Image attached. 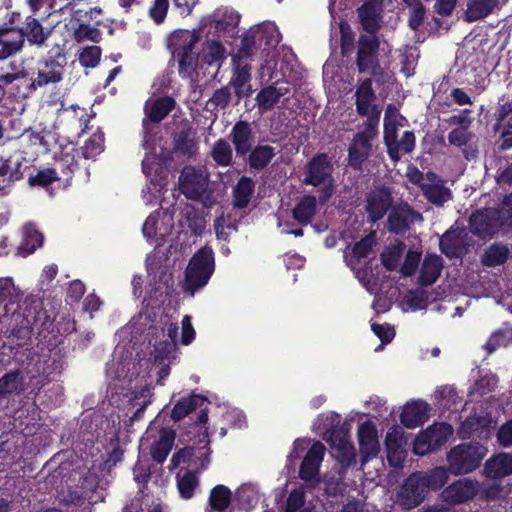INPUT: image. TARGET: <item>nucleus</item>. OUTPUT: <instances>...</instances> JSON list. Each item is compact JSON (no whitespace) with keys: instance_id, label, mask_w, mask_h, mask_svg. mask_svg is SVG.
Returning <instances> with one entry per match:
<instances>
[{"instance_id":"nucleus-12","label":"nucleus","mask_w":512,"mask_h":512,"mask_svg":"<svg viewBox=\"0 0 512 512\" xmlns=\"http://www.w3.org/2000/svg\"><path fill=\"white\" fill-rule=\"evenodd\" d=\"M326 448L320 441L314 442L306 452L300 468L299 478L306 483L308 487L314 488L321 482L320 466L325 456Z\"/></svg>"},{"instance_id":"nucleus-19","label":"nucleus","mask_w":512,"mask_h":512,"mask_svg":"<svg viewBox=\"0 0 512 512\" xmlns=\"http://www.w3.org/2000/svg\"><path fill=\"white\" fill-rule=\"evenodd\" d=\"M319 429L323 430V439L330 446L350 442L348 440V428L341 424V416L336 412H329L318 416Z\"/></svg>"},{"instance_id":"nucleus-36","label":"nucleus","mask_w":512,"mask_h":512,"mask_svg":"<svg viewBox=\"0 0 512 512\" xmlns=\"http://www.w3.org/2000/svg\"><path fill=\"white\" fill-rule=\"evenodd\" d=\"M174 441L175 432L170 429H162L158 440H156L151 446L150 454L152 459L158 464L164 463L172 450Z\"/></svg>"},{"instance_id":"nucleus-6","label":"nucleus","mask_w":512,"mask_h":512,"mask_svg":"<svg viewBox=\"0 0 512 512\" xmlns=\"http://www.w3.org/2000/svg\"><path fill=\"white\" fill-rule=\"evenodd\" d=\"M485 448L479 444H459L447 455L449 471L454 475L467 474L479 467Z\"/></svg>"},{"instance_id":"nucleus-58","label":"nucleus","mask_w":512,"mask_h":512,"mask_svg":"<svg viewBox=\"0 0 512 512\" xmlns=\"http://www.w3.org/2000/svg\"><path fill=\"white\" fill-rule=\"evenodd\" d=\"M337 450V460L345 467H351L356 464L355 448L351 442L333 445Z\"/></svg>"},{"instance_id":"nucleus-29","label":"nucleus","mask_w":512,"mask_h":512,"mask_svg":"<svg viewBox=\"0 0 512 512\" xmlns=\"http://www.w3.org/2000/svg\"><path fill=\"white\" fill-rule=\"evenodd\" d=\"M398 118L404 119V117L399 114L398 109L395 105L389 104L385 111L384 116V131H383V141L387 148L388 156H392V153L396 154V151L392 147L395 145V138L398 137Z\"/></svg>"},{"instance_id":"nucleus-39","label":"nucleus","mask_w":512,"mask_h":512,"mask_svg":"<svg viewBox=\"0 0 512 512\" xmlns=\"http://www.w3.org/2000/svg\"><path fill=\"white\" fill-rule=\"evenodd\" d=\"M510 255V250L507 245L499 242L489 245L481 255V264L484 267L492 268L504 265Z\"/></svg>"},{"instance_id":"nucleus-4","label":"nucleus","mask_w":512,"mask_h":512,"mask_svg":"<svg viewBox=\"0 0 512 512\" xmlns=\"http://www.w3.org/2000/svg\"><path fill=\"white\" fill-rule=\"evenodd\" d=\"M356 112L360 117L366 120L362 126L369 128H379L382 108L376 103L377 95L373 88L372 78L360 80L354 93Z\"/></svg>"},{"instance_id":"nucleus-43","label":"nucleus","mask_w":512,"mask_h":512,"mask_svg":"<svg viewBox=\"0 0 512 512\" xmlns=\"http://www.w3.org/2000/svg\"><path fill=\"white\" fill-rule=\"evenodd\" d=\"M77 156H79V151L75 148H72L70 152L61 151L59 155L55 156L56 169L62 173L66 181L72 179L74 172L79 167Z\"/></svg>"},{"instance_id":"nucleus-50","label":"nucleus","mask_w":512,"mask_h":512,"mask_svg":"<svg viewBox=\"0 0 512 512\" xmlns=\"http://www.w3.org/2000/svg\"><path fill=\"white\" fill-rule=\"evenodd\" d=\"M427 492L441 489L448 481V471L444 467H435L429 473L422 474Z\"/></svg>"},{"instance_id":"nucleus-5","label":"nucleus","mask_w":512,"mask_h":512,"mask_svg":"<svg viewBox=\"0 0 512 512\" xmlns=\"http://www.w3.org/2000/svg\"><path fill=\"white\" fill-rule=\"evenodd\" d=\"M208 422L207 409H202L199 412L195 422L189 425L185 431L180 432L179 441L181 443H190L197 445L196 456L200 461V469H207L210 463L211 449L209 447L210 438L208 429L205 426Z\"/></svg>"},{"instance_id":"nucleus-62","label":"nucleus","mask_w":512,"mask_h":512,"mask_svg":"<svg viewBox=\"0 0 512 512\" xmlns=\"http://www.w3.org/2000/svg\"><path fill=\"white\" fill-rule=\"evenodd\" d=\"M340 50L343 57L348 56L354 47V32L348 23L342 22L340 24Z\"/></svg>"},{"instance_id":"nucleus-41","label":"nucleus","mask_w":512,"mask_h":512,"mask_svg":"<svg viewBox=\"0 0 512 512\" xmlns=\"http://www.w3.org/2000/svg\"><path fill=\"white\" fill-rule=\"evenodd\" d=\"M499 0H468L465 20L469 23L478 21L489 16Z\"/></svg>"},{"instance_id":"nucleus-54","label":"nucleus","mask_w":512,"mask_h":512,"mask_svg":"<svg viewBox=\"0 0 512 512\" xmlns=\"http://www.w3.org/2000/svg\"><path fill=\"white\" fill-rule=\"evenodd\" d=\"M416 145V139L415 134L413 131H405L401 137V140L398 141L397 138H395V145H392L391 148H393L396 151L395 153H392V156H389L391 161L394 163L398 162L400 160V150L404 153H411L415 149Z\"/></svg>"},{"instance_id":"nucleus-55","label":"nucleus","mask_w":512,"mask_h":512,"mask_svg":"<svg viewBox=\"0 0 512 512\" xmlns=\"http://www.w3.org/2000/svg\"><path fill=\"white\" fill-rule=\"evenodd\" d=\"M410 8V16L408 20L409 27L412 30H418L424 22L426 9L421 0H403Z\"/></svg>"},{"instance_id":"nucleus-48","label":"nucleus","mask_w":512,"mask_h":512,"mask_svg":"<svg viewBox=\"0 0 512 512\" xmlns=\"http://www.w3.org/2000/svg\"><path fill=\"white\" fill-rule=\"evenodd\" d=\"M258 52L246 34L241 39V45L232 56V65L251 67L253 56Z\"/></svg>"},{"instance_id":"nucleus-38","label":"nucleus","mask_w":512,"mask_h":512,"mask_svg":"<svg viewBox=\"0 0 512 512\" xmlns=\"http://www.w3.org/2000/svg\"><path fill=\"white\" fill-rule=\"evenodd\" d=\"M255 182L251 177L241 176L233 188V206L237 209L246 208L253 196Z\"/></svg>"},{"instance_id":"nucleus-44","label":"nucleus","mask_w":512,"mask_h":512,"mask_svg":"<svg viewBox=\"0 0 512 512\" xmlns=\"http://www.w3.org/2000/svg\"><path fill=\"white\" fill-rule=\"evenodd\" d=\"M421 191L431 204L441 207L452 199V192L442 184H422Z\"/></svg>"},{"instance_id":"nucleus-34","label":"nucleus","mask_w":512,"mask_h":512,"mask_svg":"<svg viewBox=\"0 0 512 512\" xmlns=\"http://www.w3.org/2000/svg\"><path fill=\"white\" fill-rule=\"evenodd\" d=\"M317 199L314 195L303 196L292 209V217L301 225H308L317 212Z\"/></svg>"},{"instance_id":"nucleus-17","label":"nucleus","mask_w":512,"mask_h":512,"mask_svg":"<svg viewBox=\"0 0 512 512\" xmlns=\"http://www.w3.org/2000/svg\"><path fill=\"white\" fill-rule=\"evenodd\" d=\"M208 187V177L195 167L186 166L179 177V188L182 194L190 200H200Z\"/></svg>"},{"instance_id":"nucleus-46","label":"nucleus","mask_w":512,"mask_h":512,"mask_svg":"<svg viewBox=\"0 0 512 512\" xmlns=\"http://www.w3.org/2000/svg\"><path fill=\"white\" fill-rule=\"evenodd\" d=\"M104 133L97 129L78 149L79 154L86 160H95L104 151Z\"/></svg>"},{"instance_id":"nucleus-10","label":"nucleus","mask_w":512,"mask_h":512,"mask_svg":"<svg viewBox=\"0 0 512 512\" xmlns=\"http://www.w3.org/2000/svg\"><path fill=\"white\" fill-rule=\"evenodd\" d=\"M348 147V163L354 170H361L372 150V141L378 136L379 128L362 126Z\"/></svg>"},{"instance_id":"nucleus-61","label":"nucleus","mask_w":512,"mask_h":512,"mask_svg":"<svg viewBox=\"0 0 512 512\" xmlns=\"http://www.w3.org/2000/svg\"><path fill=\"white\" fill-rule=\"evenodd\" d=\"M197 445L185 446L176 451L170 460V469L177 468L180 464H190L196 456Z\"/></svg>"},{"instance_id":"nucleus-53","label":"nucleus","mask_w":512,"mask_h":512,"mask_svg":"<svg viewBox=\"0 0 512 512\" xmlns=\"http://www.w3.org/2000/svg\"><path fill=\"white\" fill-rule=\"evenodd\" d=\"M73 38L78 43L86 40L99 43L102 40V33L97 26L79 23L74 29Z\"/></svg>"},{"instance_id":"nucleus-14","label":"nucleus","mask_w":512,"mask_h":512,"mask_svg":"<svg viewBox=\"0 0 512 512\" xmlns=\"http://www.w3.org/2000/svg\"><path fill=\"white\" fill-rule=\"evenodd\" d=\"M427 494V489L422 480V473L416 472L409 475L397 492V503L406 510L420 505Z\"/></svg>"},{"instance_id":"nucleus-40","label":"nucleus","mask_w":512,"mask_h":512,"mask_svg":"<svg viewBox=\"0 0 512 512\" xmlns=\"http://www.w3.org/2000/svg\"><path fill=\"white\" fill-rule=\"evenodd\" d=\"M176 486L180 497L184 500H190L200 486V478L196 471L187 469L183 474L178 473L176 475Z\"/></svg>"},{"instance_id":"nucleus-42","label":"nucleus","mask_w":512,"mask_h":512,"mask_svg":"<svg viewBox=\"0 0 512 512\" xmlns=\"http://www.w3.org/2000/svg\"><path fill=\"white\" fill-rule=\"evenodd\" d=\"M17 26L0 27V61L17 54L22 49L15 48L19 42V33L14 32Z\"/></svg>"},{"instance_id":"nucleus-3","label":"nucleus","mask_w":512,"mask_h":512,"mask_svg":"<svg viewBox=\"0 0 512 512\" xmlns=\"http://www.w3.org/2000/svg\"><path fill=\"white\" fill-rule=\"evenodd\" d=\"M215 270L214 252L209 246L200 248L190 259L185 271L183 289L193 295L203 288Z\"/></svg>"},{"instance_id":"nucleus-16","label":"nucleus","mask_w":512,"mask_h":512,"mask_svg":"<svg viewBox=\"0 0 512 512\" xmlns=\"http://www.w3.org/2000/svg\"><path fill=\"white\" fill-rule=\"evenodd\" d=\"M478 482L469 478L453 481L440 493L443 503L456 506L472 500L478 493Z\"/></svg>"},{"instance_id":"nucleus-18","label":"nucleus","mask_w":512,"mask_h":512,"mask_svg":"<svg viewBox=\"0 0 512 512\" xmlns=\"http://www.w3.org/2000/svg\"><path fill=\"white\" fill-rule=\"evenodd\" d=\"M380 41L376 35H360L357 41L355 64L359 74H365L376 64L379 54Z\"/></svg>"},{"instance_id":"nucleus-47","label":"nucleus","mask_w":512,"mask_h":512,"mask_svg":"<svg viewBox=\"0 0 512 512\" xmlns=\"http://www.w3.org/2000/svg\"><path fill=\"white\" fill-rule=\"evenodd\" d=\"M210 156L216 165L227 167L232 163L233 151L230 144L225 139L219 138L214 142Z\"/></svg>"},{"instance_id":"nucleus-35","label":"nucleus","mask_w":512,"mask_h":512,"mask_svg":"<svg viewBox=\"0 0 512 512\" xmlns=\"http://www.w3.org/2000/svg\"><path fill=\"white\" fill-rule=\"evenodd\" d=\"M245 34L250 38L256 50L262 53L266 52L268 54L278 44L273 30L268 27L258 26L255 29H250Z\"/></svg>"},{"instance_id":"nucleus-32","label":"nucleus","mask_w":512,"mask_h":512,"mask_svg":"<svg viewBox=\"0 0 512 512\" xmlns=\"http://www.w3.org/2000/svg\"><path fill=\"white\" fill-rule=\"evenodd\" d=\"M460 229L447 230L439 240V249L448 259L459 258L463 252Z\"/></svg>"},{"instance_id":"nucleus-9","label":"nucleus","mask_w":512,"mask_h":512,"mask_svg":"<svg viewBox=\"0 0 512 512\" xmlns=\"http://www.w3.org/2000/svg\"><path fill=\"white\" fill-rule=\"evenodd\" d=\"M31 168L25 157H0V196L7 194L16 182L24 179Z\"/></svg>"},{"instance_id":"nucleus-15","label":"nucleus","mask_w":512,"mask_h":512,"mask_svg":"<svg viewBox=\"0 0 512 512\" xmlns=\"http://www.w3.org/2000/svg\"><path fill=\"white\" fill-rule=\"evenodd\" d=\"M415 221H423L421 213L406 201L394 205L387 218V229L395 235H402L411 229Z\"/></svg>"},{"instance_id":"nucleus-24","label":"nucleus","mask_w":512,"mask_h":512,"mask_svg":"<svg viewBox=\"0 0 512 512\" xmlns=\"http://www.w3.org/2000/svg\"><path fill=\"white\" fill-rule=\"evenodd\" d=\"M429 404L424 400H413L403 407L400 421L404 427L413 429L423 425L428 419Z\"/></svg>"},{"instance_id":"nucleus-7","label":"nucleus","mask_w":512,"mask_h":512,"mask_svg":"<svg viewBox=\"0 0 512 512\" xmlns=\"http://www.w3.org/2000/svg\"><path fill=\"white\" fill-rule=\"evenodd\" d=\"M66 56L58 50L54 55H48L38 61V69L35 77H31L30 88L45 87L49 84H57L62 81Z\"/></svg>"},{"instance_id":"nucleus-26","label":"nucleus","mask_w":512,"mask_h":512,"mask_svg":"<svg viewBox=\"0 0 512 512\" xmlns=\"http://www.w3.org/2000/svg\"><path fill=\"white\" fill-rule=\"evenodd\" d=\"M275 148L270 145L257 144L243 157L251 173H258L271 163L275 157Z\"/></svg>"},{"instance_id":"nucleus-28","label":"nucleus","mask_w":512,"mask_h":512,"mask_svg":"<svg viewBox=\"0 0 512 512\" xmlns=\"http://www.w3.org/2000/svg\"><path fill=\"white\" fill-rule=\"evenodd\" d=\"M443 269V259L434 253H427L422 262L418 284L427 287L434 284L441 275Z\"/></svg>"},{"instance_id":"nucleus-27","label":"nucleus","mask_w":512,"mask_h":512,"mask_svg":"<svg viewBox=\"0 0 512 512\" xmlns=\"http://www.w3.org/2000/svg\"><path fill=\"white\" fill-rule=\"evenodd\" d=\"M487 478L500 479L512 474V454L501 452L491 456L484 465Z\"/></svg>"},{"instance_id":"nucleus-1","label":"nucleus","mask_w":512,"mask_h":512,"mask_svg":"<svg viewBox=\"0 0 512 512\" xmlns=\"http://www.w3.org/2000/svg\"><path fill=\"white\" fill-rule=\"evenodd\" d=\"M199 35L196 32L180 30L174 32L168 44L172 58L178 64L179 76L193 79L197 75L200 52L197 48Z\"/></svg>"},{"instance_id":"nucleus-60","label":"nucleus","mask_w":512,"mask_h":512,"mask_svg":"<svg viewBox=\"0 0 512 512\" xmlns=\"http://www.w3.org/2000/svg\"><path fill=\"white\" fill-rule=\"evenodd\" d=\"M169 6V0H154L148 9V16L156 25H160L166 20Z\"/></svg>"},{"instance_id":"nucleus-57","label":"nucleus","mask_w":512,"mask_h":512,"mask_svg":"<svg viewBox=\"0 0 512 512\" xmlns=\"http://www.w3.org/2000/svg\"><path fill=\"white\" fill-rule=\"evenodd\" d=\"M102 49L99 46H87L79 54V63L85 68H95L101 59Z\"/></svg>"},{"instance_id":"nucleus-33","label":"nucleus","mask_w":512,"mask_h":512,"mask_svg":"<svg viewBox=\"0 0 512 512\" xmlns=\"http://www.w3.org/2000/svg\"><path fill=\"white\" fill-rule=\"evenodd\" d=\"M233 66V77L229 82V87L234 88V92L238 99L249 97L252 94L251 67Z\"/></svg>"},{"instance_id":"nucleus-25","label":"nucleus","mask_w":512,"mask_h":512,"mask_svg":"<svg viewBox=\"0 0 512 512\" xmlns=\"http://www.w3.org/2000/svg\"><path fill=\"white\" fill-rule=\"evenodd\" d=\"M377 244L376 231H370L369 234L355 242L351 248V253L344 252V260L348 267L354 269L363 258L368 257L374 246Z\"/></svg>"},{"instance_id":"nucleus-59","label":"nucleus","mask_w":512,"mask_h":512,"mask_svg":"<svg viewBox=\"0 0 512 512\" xmlns=\"http://www.w3.org/2000/svg\"><path fill=\"white\" fill-rule=\"evenodd\" d=\"M184 218L188 228L196 235H201L205 228V220L197 210L188 207L184 210Z\"/></svg>"},{"instance_id":"nucleus-22","label":"nucleus","mask_w":512,"mask_h":512,"mask_svg":"<svg viewBox=\"0 0 512 512\" xmlns=\"http://www.w3.org/2000/svg\"><path fill=\"white\" fill-rule=\"evenodd\" d=\"M173 151L179 157L188 159L198 154L196 130L189 124H184L173 133Z\"/></svg>"},{"instance_id":"nucleus-45","label":"nucleus","mask_w":512,"mask_h":512,"mask_svg":"<svg viewBox=\"0 0 512 512\" xmlns=\"http://www.w3.org/2000/svg\"><path fill=\"white\" fill-rule=\"evenodd\" d=\"M27 183L30 187L47 188L54 182L60 181L57 169L46 167L39 169L35 174L30 171L27 172Z\"/></svg>"},{"instance_id":"nucleus-20","label":"nucleus","mask_w":512,"mask_h":512,"mask_svg":"<svg viewBox=\"0 0 512 512\" xmlns=\"http://www.w3.org/2000/svg\"><path fill=\"white\" fill-rule=\"evenodd\" d=\"M469 228L479 239L492 237L499 228L497 212L491 209L473 212L469 218Z\"/></svg>"},{"instance_id":"nucleus-30","label":"nucleus","mask_w":512,"mask_h":512,"mask_svg":"<svg viewBox=\"0 0 512 512\" xmlns=\"http://www.w3.org/2000/svg\"><path fill=\"white\" fill-rule=\"evenodd\" d=\"M205 402H207V398L200 394L192 393L187 397H182L174 405L171 411V419L175 422L180 421L198 408L201 411ZM204 409L208 410L207 407H204Z\"/></svg>"},{"instance_id":"nucleus-56","label":"nucleus","mask_w":512,"mask_h":512,"mask_svg":"<svg viewBox=\"0 0 512 512\" xmlns=\"http://www.w3.org/2000/svg\"><path fill=\"white\" fill-rule=\"evenodd\" d=\"M218 240L229 242L232 233L237 232L238 224L236 221L226 220L223 215L217 217L213 224Z\"/></svg>"},{"instance_id":"nucleus-11","label":"nucleus","mask_w":512,"mask_h":512,"mask_svg":"<svg viewBox=\"0 0 512 512\" xmlns=\"http://www.w3.org/2000/svg\"><path fill=\"white\" fill-rule=\"evenodd\" d=\"M393 195L392 189L386 185L377 186L366 196L365 211L367 222L375 224L392 210Z\"/></svg>"},{"instance_id":"nucleus-21","label":"nucleus","mask_w":512,"mask_h":512,"mask_svg":"<svg viewBox=\"0 0 512 512\" xmlns=\"http://www.w3.org/2000/svg\"><path fill=\"white\" fill-rule=\"evenodd\" d=\"M361 463L365 464L375 458L380 450L378 434L374 423L370 420L363 422L357 431Z\"/></svg>"},{"instance_id":"nucleus-49","label":"nucleus","mask_w":512,"mask_h":512,"mask_svg":"<svg viewBox=\"0 0 512 512\" xmlns=\"http://www.w3.org/2000/svg\"><path fill=\"white\" fill-rule=\"evenodd\" d=\"M358 17L365 31L369 33H374L378 29V14L374 3H363L358 8Z\"/></svg>"},{"instance_id":"nucleus-31","label":"nucleus","mask_w":512,"mask_h":512,"mask_svg":"<svg viewBox=\"0 0 512 512\" xmlns=\"http://www.w3.org/2000/svg\"><path fill=\"white\" fill-rule=\"evenodd\" d=\"M44 236L33 224H27L22 230V240L17 247V255L27 257L43 245Z\"/></svg>"},{"instance_id":"nucleus-51","label":"nucleus","mask_w":512,"mask_h":512,"mask_svg":"<svg viewBox=\"0 0 512 512\" xmlns=\"http://www.w3.org/2000/svg\"><path fill=\"white\" fill-rule=\"evenodd\" d=\"M279 101V93L272 85L262 88L256 96L257 106L261 112L270 111Z\"/></svg>"},{"instance_id":"nucleus-37","label":"nucleus","mask_w":512,"mask_h":512,"mask_svg":"<svg viewBox=\"0 0 512 512\" xmlns=\"http://www.w3.org/2000/svg\"><path fill=\"white\" fill-rule=\"evenodd\" d=\"M176 101L171 96H161L156 98L148 107L146 104L145 110L148 119L153 123H160L165 119L175 108Z\"/></svg>"},{"instance_id":"nucleus-13","label":"nucleus","mask_w":512,"mask_h":512,"mask_svg":"<svg viewBox=\"0 0 512 512\" xmlns=\"http://www.w3.org/2000/svg\"><path fill=\"white\" fill-rule=\"evenodd\" d=\"M14 32L19 33V42L15 44V48L23 49L25 42L30 46L38 48L43 47L51 35V30L44 27L41 21L35 15H27L17 26Z\"/></svg>"},{"instance_id":"nucleus-52","label":"nucleus","mask_w":512,"mask_h":512,"mask_svg":"<svg viewBox=\"0 0 512 512\" xmlns=\"http://www.w3.org/2000/svg\"><path fill=\"white\" fill-rule=\"evenodd\" d=\"M103 13L104 11L101 7L95 6L89 10H74L72 16L79 23L93 24V26L100 27L103 25V20L101 19Z\"/></svg>"},{"instance_id":"nucleus-63","label":"nucleus","mask_w":512,"mask_h":512,"mask_svg":"<svg viewBox=\"0 0 512 512\" xmlns=\"http://www.w3.org/2000/svg\"><path fill=\"white\" fill-rule=\"evenodd\" d=\"M225 58V48L220 41L208 40L205 59L208 64L221 61Z\"/></svg>"},{"instance_id":"nucleus-2","label":"nucleus","mask_w":512,"mask_h":512,"mask_svg":"<svg viewBox=\"0 0 512 512\" xmlns=\"http://www.w3.org/2000/svg\"><path fill=\"white\" fill-rule=\"evenodd\" d=\"M334 164L332 157L325 152H318L311 157L303 169L302 183L319 187V203H327L334 193Z\"/></svg>"},{"instance_id":"nucleus-64","label":"nucleus","mask_w":512,"mask_h":512,"mask_svg":"<svg viewBox=\"0 0 512 512\" xmlns=\"http://www.w3.org/2000/svg\"><path fill=\"white\" fill-rule=\"evenodd\" d=\"M19 371H10L0 378V397L18 390Z\"/></svg>"},{"instance_id":"nucleus-23","label":"nucleus","mask_w":512,"mask_h":512,"mask_svg":"<svg viewBox=\"0 0 512 512\" xmlns=\"http://www.w3.org/2000/svg\"><path fill=\"white\" fill-rule=\"evenodd\" d=\"M229 139L233 144L236 156L240 158L245 157L255 142V135L251 124L243 120L237 121L230 131Z\"/></svg>"},{"instance_id":"nucleus-8","label":"nucleus","mask_w":512,"mask_h":512,"mask_svg":"<svg viewBox=\"0 0 512 512\" xmlns=\"http://www.w3.org/2000/svg\"><path fill=\"white\" fill-rule=\"evenodd\" d=\"M453 433V427L446 422L429 426L415 439L413 451L416 455L424 456L445 445Z\"/></svg>"}]
</instances>
